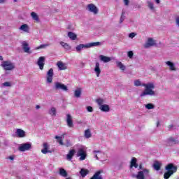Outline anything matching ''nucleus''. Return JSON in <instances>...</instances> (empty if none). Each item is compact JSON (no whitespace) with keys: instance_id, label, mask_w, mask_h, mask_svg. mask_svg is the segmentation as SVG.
I'll return each instance as SVG.
<instances>
[{"instance_id":"30","label":"nucleus","mask_w":179,"mask_h":179,"mask_svg":"<svg viewBox=\"0 0 179 179\" xmlns=\"http://www.w3.org/2000/svg\"><path fill=\"white\" fill-rule=\"evenodd\" d=\"M116 65H117V68H120V69L121 71H125V69H127V67L125 66V65H124L122 64V62H121L117 61L116 62Z\"/></svg>"},{"instance_id":"38","label":"nucleus","mask_w":179,"mask_h":179,"mask_svg":"<svg viewBox=\"0 0 179 179\" xmlns=\"http://www.w3.org/2000/svg\"><path fill=\"white\" fill-rule=\"evenodd\" d=\"M55 139L57 140L58 143H59V145H64V141H62V136H56Z\"/></svg>"},{"instance_id":"15","label":"nucleus","mask_w":179,"mask_h":179,"mask_svg":"<svg viewBox=\"0 0 179 179\" xmlns=\"http://www.w3.org/2000/svg\"><path fill=\"white\" fill-rule=\"evenodd\" d=\"M15 134L17 138H24L26 137V131L22 129H17Z\"/></svg>"},{"instance_id":"32","label":"nucleus","mask_w":179,"mask_h":179,"mask_svg":"<svg viewBox=\"0 0 179 179\" xmlns=\"http://www.w3.org/2000/svg\"><path fill=\"white\" fill-rule=\"evenodd\" d=\"M60 45L64 48V50H71V45L68 44L67 43H65L64 41L59 42Z\"/></svg>"},{"instance_id":"58","label":"nucleus","mask_w":179,"mask_h":179,"mask_svg":"<svg viewBox=\"0 0 179 179\" xmlns=\"http://www.w3.org/2000/svg\"><path fill=\"white\" fill-rule=\"evenodd\" d=\"M17 1V0H15V2H16Z\"/></svg>"},{"instance_id":"46","label":"nucleus","mask_w":179,"mask_h":179,"mask_svg":"<svg viewBox=\"0 0 179 179\" xmlns=\"http://www.w3.org/2000/svg\"><path fill=\"white\" fill-rule=\"evenodd\" d=\"M87 111L88 113H93V107H92V106H87Z\"/></svg>"},{"instance_id":"2","label":"nucleus","mask_w":179,"mask_h":179,"mask_svg":"<svg viewBox=\"0 0 179 179\" xmlns=\"http://www.w3.org/2000/svg\"><path fill=\"white\" fill-rule=\"evenodd\" d=\"M139 170L137 175L135 176L136 179H152L150 177V171L148 169H143L142 167V164L139 165Z\"/></svg>"},{"instance_id":"1","label":"nucleus","mask_w":179,"mask_h":179,"mask_svg":"<svg viewBox=\"0 0 179 179\" xmlns=\"http://www.w3.org/2000/svg\"><path fill=\"white\" fill-rule=\"evenodd\" d=\"M134 86H143L145 87V90L140 94V97H145V96H155L156 92L153 91L155 89V84L153 83H148L147 84L143 83L139 80H134Z\"/></svg>"},{"instance_id":"23","label":"nucleus","mask_w":179,"mask_h":179,"mask_svg":"<svg viewBox=\"0 0 179 179\" xmlns=\"http://www.w3.org/2000/svg\"><path fill=\"white\" fill-rule=\"evenodd\" d=\"M99 110L103 113H108V111H110V106L107 104H103V106H99Z\"/></svg>"},{"instance_id":"40","label":"nucleus","mask_w":179,"mask_h":179,"mask_svg":"<svg viewBox=\"0 0 179 179\" xmlns=\"http://www.w3.org/2000/svg\"><path fill=\"white\" fill-rule=\"evenodd\" d=\"M145 108H147V110H153V108H155V105L152 103H147L145 105Z\"/></svg>"},{"instance_id":"41","label":"nucleus","mask_w":179,"mask_h":179,"mask_svg":"<svg viewBox=\"0 0 179 179\" xmlns=\"http://www.w3.org/2000/svg\"><path fill=\"white\" fill-rule=\"evenodd\" d=\"M93 153H94V157H96V160H99V157H97V155H101V151H100V150H94Z\"/></svg>"},{"instance_id":"22","label":"nucleus","mask_w":179,"mask_h":179,"mask_svg":"<svg viewBox=\"0 0 179 179\" xmlns=\"http://www.w3.org/2000/svg\"><path fill=\"white\" fill-rule=\"evenodd\" d=\"M166 64L167 66H169L170 71H177V69H176V64H174L173 62L167 61L166 62Z\"/></svg>"},{"instance_id":"16","label":"nucleus","mask_w":179,"mask_h":179,"mask_svg":"<svg viewBox=\"0 0 179 179\" xmlns=\"http://www.w3.org/2000/svg\"><path fill=\"white\" fill-rule=\"evenodd\" d=\"M94 71L96 75V77L99 78L100 76V73H101V70L100 69V63H96Z\"/></svg>"},{"instance_id":"9","label":"nucleus","mask_w":179,"mask_h":179,"mask_svg":"<svg viewBox=\"0 0 179 179\" xmlns=\"http://www.w3.org/2000/svg\"><path fill=\"white\" fill-rule=\"evenodd\" d=\"M37 65L39 66L41 71L44 69V65H45V57L43 56L40 57L37 61Z\"/></svg>"},{"instance_id":"48","label":"nucleus","mask_w":179,"mask_h":179,"mask_svg":"<svg viewBox=\"0 0 179 179\" xmlns=\"http://www.w3.org/2000/svg\"><path fill=\"white\" fill-rule=\"evenodd\" d=\"M123 1L125 6H128V5H129V0H123Z\"/></svg>"},{"instance_id":"17","label":"nucleus","mask_w":179,"mask_h":179,"mask_svg":"<svg viewBox=\"0 0 179 179\" xmlns=\"http://www.w3.org/2000/svg\"><path fill=\"white\" fill-rule=\"evenodd\" d=\"M66 123L68 127L70 128H73V122L72 121V116L71 115L68 114L66 115Z\"/></svg>"},{"instance_id":"14","label":"nucleus","mask_w":179,"mask_h":179,"mask_svg":"<svg viewBox=\"0 0 179 179\" xmlns=\"http://www.w3.org/2000/svg\"><path fill=\"white\" fill-rule=\"evenodd\" d=\"M54 76V69H50L47 72V83H52V78Z\"/></svg>"},{"instance_id":"35","label":"nucleus","mask_w":179,"mask_h":179,"mask_svg":"<svg viewBox=\"0 0 179 179\" xmlns=\"http://www.w3.org/2000/svg\"><path fill=\"white\" fill-rule=\"evenodd\" d=\"M20 29L22 30V31H25V33H29V25L24 24L21 25L20 27Z\"/></svg>"},{"instance_id":"49","label":"nucleus","mask_w":179,"mask_h":179,"mask_svg":"<svg viewBox=\"0 0 179 179\" xmlns=\"http://www.w3.org/2000/svg\"><path fill=\"white\" fill-rule=\"evenodd\" d=\"M176 23L177 26H178V27H179V16L176 17Z\"/></svg>"},{"instance_id":"29","label":"nucleus","mask_w":179,"mask_h":179,"mask_svg":"<svg viewBox=\"0 0 179 179\" xmlns=\"http://www.w3.org/2000/svg\"><path fill=\"white\" fill-rule=\"evenodd\" d=\"M74 96L77 99H79V97H80V96H82V88H78L77 90H76L74 91Z\"/></svg>"},{"instance_id":"24","label":"nucleus","mask_w":179,"mask_h":179,"mask_svg":"<svg viewBox=\"0 0 179 179\" xmlns=\"http://www.w3.org/2000/svg\"><path fill=\"white\" fill-rule=\"evenodd\" d=\"M48 114L51 115L52 117H56L57 116V108L55 107H52L48 110Z\"/></svg>"},{"instance_id":"26","label":"nucleus","mask_w":179,"mask_h":179,"mask_svg":"<svg viewBox=\"0 0 179 179\" xmlns=\"http://www.w3.org/2000/svg\"><path fill=\"white\" fill-rule=\"evenodd\" d=\"M152 167L155 170L159 171L162 167V164L158 161H155L152 165Z\"/></svg>"},{"instance_id":"43","label":"nucleus","mask_w":179,"mask_h":179,"mask_svg":"<svg viewBox=\"0 0 179 179\" xmlns=\"http://www.w3.org/2000/svg\"><path fill=\"white\" fill-rule=\"evenodd\" d=\"M50 44H43L36 48V50H41V48H45V47H48Z\"/></svg>"},{"instance_id":"42","label":"nucleus","mask_w":179,"mask_h":179,"mask_svg":"<svg viewBox=\"0 0 179 179\" xmlns=\"http://www.w3.org/2000/svg\"><path fill=\"white\" fill-rule=\"evenodd\" d=\"M96 103L99 105V107H101V106H103V103H104V101L101 99H99L96 100Z\"/></svg>"},{"instance_id":"27","label":"nucleus","mask_w":179,"mask_h":179,"mask_svg":"<svg viewBox=\"0 0 179 179\" xmlns=\"http://www.w3.org/2000/svg\"><path fill=\"white\" fill-rule=\"evenodd\" d=\"M100 174H101V171H98L90 179H103V177Z\"/></svg>"},{"instance_id":"21","label":"nucleus","mask_w":179,"mask_h":179,"mask_svg":"<svg viewBox=\"0 0 179 179\" xmlns=\"http://www.w3.org/2000/svg\"><path fill=\"white\" fill-rule=\"evenodd\" d=\"M99 59H100V61H102L105 64H107V62H110V61H111V57L104 56V55H100Z\"/></svg>"},{"instance_id":"39","label":"nucleus","mask_w":179,"mask_h":179,"mask_svg":"<svg viewBox=\"0 0 179 179\" xmlns=\"http://www.w3.org/2000/svg\"><path fill=\"white\" fill-rule=\"evenodd\" d=\"M148 6L151 10H155V6L152 1H148Z\"/></svg>"},{"instance_id":"3","label":"nucleus","mask_w":179,"mask_h":179,"mask_svg":"<svg viewBox=\"0 0 179 179\" xmlns=\"http://www.w3.org/2000/svg\"><path fill=\"white\" fill-rule=\"evenodd\" d=\"M165 169L167 171L164 174V179H169L171 176H173V173L177 171V166H174L173 164H169L166 167Z\"/></svg>"},{"instance_id":"55","label":"nucleus","mask_w":179,"mask_h":179,"mask_svg":"<svg viewBox=\"0 0 179 179\" xmlns=\"http://www.w3.org/2000/svg\"><path fill=\"white\" fill-rule=\"evenodd\" d=\"M0 61H3V57L2 56H0Z\"/></svg>"},{"instance_id":"11","label":"nucleus","mask_w":179,"mask_h":179,"mask_svg":"<svg viewBox=\"0 0 179 179\" xmlns=\"http://www.w3.org/2000/svg\"><path fill=\"white\" fill-rule=\"evenodd\" d=\"M77 156L80 157L79 160H85L86 159V157L87 156V155L86 154V151H85L84 149H79L78 152H77Z\"/></svg>"},{"instance_id":"50","label":"nucleus","mask_w":179,"mask_h":179,"mask_svg":"<svg viewBox=\"0 0 179 179\" xmlns=\"http://www.w3.org/2000/svg\"><path fill=\"white\" fill-rule=\"evenodd\" d=\"M8 159H9L10 160H15V157H14V156H10V157H8Z\"/></svg>"},{"instance_id":"8","label":"nucleus","mask_w":179,"mask_h":179,"mask_svg":"<svg viewBox=\"0 0 179 179\" xmlns=\"http://www.w3.org/2000/svg\"><path fill=\"white\" fill-rule=\"evenodd\" d=\"M30 149H31V143H22L18 148L20 152H26V150H30Z\"/></svg>"},{"instance_id":"19","label":"nucleus","mask_w":179,"mask_h":179,"mask_svg":"<svg viewBox=\"0 0 179 179\" xmlns=\"http://www.w3.org/2000/svg\"><path fill=\"white\" fill-rule=\"evenodd\" d=\"M49 145L48 143H43V149L41 150V152L43 155H47V153H51V150H48Z\"/></svg>"},{"instance_id":"33","label":"nucleus","mask_w":179,"mask_h":179,"mask_svg":"<svg viewBox=\"0 0 179 179\" xmlns=\"http://www.w3.org/2000/svg\"><path fill=\"white\" fill-rule=\"evenodd\" d=\"M80 174L81 177L85 178L86 177L87 174H89V170L81 169V170L80 171Z\"/></svg>"},{"instance_id":"56","label":"nucleus","mask_w":179,"mask_h":179,"mask_svg":"<svg viewBox=\"0 0 179 179\" xmlns=\"http://www.w3.org/2000/svg\"><path fill=\"white\" fill-rule=\"evenodd\" d=\"M5 2V0H0V3H3Z\"/></svg>"},{"instance_id":"28","label":"nucleus","mask_w":179,"mask_h":179,"mask_svg":"<svg viewBox=\"0 0 179 179\" xmlns=\"http://www.w3.org/2000/svg\"><path fill=\"white\" fill-rule=\"evenodd\" d=\"M31 16L33 20H35L36 22V23L40 22V18H38V15H37L36 13L31 12Z\"/></svg>"},{"instance_id":"12","label":"nucleus","mask_w":179,"mask_h":179,"mask_svg":"<svg viewBox=\"0 0 179 179\" xmlns=\"http://www.w3.org/2000/svg\"><path fill=\"white\" fill-rule=\"evenodd\" d=\"M156 45V41L153 40L152 38H148L147 42L144 45L145 48H149L150 47H153Z\"/></svg>"},{"instance_id":"4","label":"nucleus","mask_w":179,"mask_h":179,"mask_svg":"<svg viewBox=\"0 0 179 179\" xmlns=\"http://www.w3.org/2000/svg\"><path fill=\"white\" fill-rule=\"evenodd\" d=\"M100 42H92L87 44H80L76 47L77 52H80L83 48H90L100 45Z\"/></svg>"},{"instance_id":"51","label":"nucleus","mask_w":179,"mask_h":179,"mask_svg":"<svg viewBox=\"0 0 179 179\" xmlns=\"http://www.w3.org/2000/svg\"><path fill=\"white\" fill-rule=\"evenodd\" d=\"M159 125H160V122L158 120V121L157 122V127H159Z\"/></svg>"},{"instance_id":"5","label":"nucleus","mask_w":179,"mask_h":179,"mask_svg":"<svg viewBox=\"0 0 179 179\" xmlns=\"http://www.w3.org/2000/svg\"><path fill=\"white\" fill-rule=\"evenodd\" d=\"M1 66L5 69V71H12L13 69H15V64L11 62H3Z\"/></svg>"},{"instance_id":"47","label":"nucleus","mask_w":179,"mask_h":179,"mask_svg":"<svg viewBox=\"0 0 179 179\" xmlns=\"http://www.w3.org/2000/svg\"><path fill=\"white\" fill-rule=\"evenodd\" d=\"M135 36H136V34H135L134 32H131L129 34V37L130 38H134V37H135Z\"/></svg>"},{"instance_id":"7","label":"nucleus","mask_w":179,"mask_h":179,"mask_svg":"<svg viewBox=\"0 0 179 179\" xmlns=\"http://www.w3.org/2000/svg\"><path fill=\"white\" fill-rule=\"evenodd\" d=\"M166 145L168 146H174V145H179V140L178 137L171 136L166 139Z\"/></svg>"},{"instance_id":"57","label":"nucleus","mask_w":179,"mask_h":179,"mask_svg":"<svg viewBox=\"0 0 179 179\" xmlns=\"http://www.w3.org/2000/svg\"><path fill=\"white\" fill-rule=\"evenodd\" d=\"M173 124H171V125H169V129H171V128H173Z\"/></svg>"},{"instance_id":"13","label":"nucleus","mask_w":179,"mask_h":179,"mask_svg":"<svg viewBox=\"0 0 179 179\" xmlns=\"http://www.w3.org/2000/svg\"><path fill=\"white\" fill-rule=\"evenodd\" d=\"M21 44L24 52H27V54H31V51H30V46H29V43H27V42L24 41L21 43Z\"/></svg>"},{"instance_id":"31","label":"nucleus","mask_w":179,"mask_h":179,"mask_svg":"<svg viewBox=\"0 0 179 179\" xmlns=\"http://www.w3.org/2000/svg\"><path fill=\"white\" fill-rule=\"evenodd\" d=\"M68 37L73 41L76 40V38L78 37V36L76 35V34L72 32V31H69L68 33Z\"/></svg>"},{"instance_id":"10","label":"nucleus","mask_w":179,"mask_h":179,"mask_svg":"<svg viewBox=\"0 0 179 179\" xmlns=\"http://www.w3.org/2000/svg\"><path fill=\"white\" fill-rule=\"evenodd\" d=\"M87 9H88L89 12L94 13V15H97L99 13V8H97L93 3L88 4Z\"/></svg>"},{"instance_id":"52","label":"nucleus","mask_w":179,"mask_h":179,"mask_svg":"<svg viewBox=\"0 0 179 179\" xmlns=\"http://www.w3.org/2000/svg\"><path fill=\"white\" fill-rule=\"evenodd\" d=\"M155 2L157 5H159V3H160V0H155Z\"/></svg>"},{"instance_id":"54","label":"nucleus","mask_w":179,"mask_h":179,"mask_svg":"<svg viewBox=\"0 0 179 179\" xmlns=\"http://www.w3.org/2000/svg\"><path fill=\"white\" fill-rule=\"evenodd\" d=\"M36 110H38L39 108H41L40 105H37V106H36Z\"/></svg>"},{"instance_id":"20","label":"nucleus","mask_w":179,"mask_h":179,"mask_svg":"<svg viewBox=\"0 0 179 179\" xmlns=\"http://www.w3.org/2000/svg\"><path fill=\"white\" fill-rule=\"evenodd\" d=\"M59 176H61V177H64V178H66V177H68V172H66V170L63 168L59 169Z\"/></svg>"},{"instance_id":"37","label":"nucleus","mask_w":179,"mask_h":179,"mask_svg":"<svg viewBox=\"0 0 179 179\" xmlns=\"http://www.w3.org/2000/svg\"><path fill=\"white\" fill-rule=\"evenodd\" d=\"M125 13H126L125 10H122V14L120 16V23H122V22H124V20H125Z\"/></svg>"},{"instance_id":"36","label":"nucleus","mask_w":179,"mask_h":179,"mask_svg":"<svg viewBox=\"0 0 179 179\" xmlns=\"http://www.w3.org/2000/svg\"><path fill=\"white\" fill-rule=\"evenodd\" d=\"M85 138L87 139L92 138V132H90V129H87L85 131Z\"/></svg>"},{"instance_id":"45","label":"nucleus","mask_w":179,"mask_h":179,"mask_svg":"<svg viewBox=\"0 0 179 179\" xmlns=\"http://www.w3.org/2000/svg\"><path fill=\"white\" fill-rule=\"evenodd\" d=\"M3 86H4L5 87H10V86H12L10 85V83L9 82H5L4 83L2 84Z\"/></svg>"},{"instance_id":"34","label":"nucleus","mask_w":179,"mask_h":179,"mask_svg":"<svg viewBox=\"0 0 179 179\" xmlns=\"http://www.w3.org/2000/svg\"><path fill=\"white\" fill-rule=\"evenodd\" d=\"M75 155V150H71L67 154V159L72 160V157Z\"/></svg>"},{"instance_id":"25","label":"nucleus","mask_w":179,"mask_h":179,"mask_svg":"<svg viewBox=\"0 0 179 179\" xmlns=\"http://www.w3.org/2000/svg\"><path fill=\"white\" fill-rule=\"evenodd\" d=\"M132 167H134L135 169H138V164L136 163V158L135 157H133L130 162V169H132Z\"/></svg>"},{"instance_id":"53","label":"nucleus","mask_w":179,"mask_h":179,"mask_svg":"<svg viewBox=\"0 0 179 179\" xmlns=\"http://www.w3.org/2000/svg\"><path fill=\"white\" fill-rule=\"evenodd\" d=\"M66 146L68 148L69 146H71V144L69 143V141H67V144L66 145Z\"/></svg>"},{"instance_id":"6","label":"nucleus","mask_w":179,"mask_h":179,"mask_svg":"<svg viewBox=\"0 0 179 179\" xmlns=\"http://www.w3.org/2000/svg\"><path fill=\"white\" fill-rule=\"evenodd\" d=\"M53 89H55V90H63V92H68V87L59 82L55 83Z\"/></svg>"},{"instance_id":"18","label":"nucleus","mask_w":179,"mask_h":179,"mask_svg":"<svg viewBox=\"0 0 179 179\" xmlns=\"http://www.w3.org/2000/svg\"><path fill=\"white\" fill-rule=\"evenodd\" d=\"M57 65L60 71H65V69H68V66H66V64L62 62H58Z\"/></svg>"},{"instance_id":"44","label":"nucleus","mask_w":179,"mask_h":179,"mask_svg":"<svg viewBox=\"0 0 179 179\" xmlns=\"http://www.w3.org/2000/svg\"><path fill=\"white\" fill-rule=\"evenodd\" d=\"M127 56L129 57V58L132 59L134 57V52L129 51L127 52Z\"/></svg>"}]
</instances>
